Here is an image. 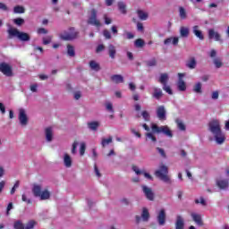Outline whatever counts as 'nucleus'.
<instances>
[{
    "label": "nucleus",
    "instance_id": "obj_1",
    "mask_svg": "<svg viewBox=\"0 0 229 229\" xmlns=\"http://www.w3.org/2000/svg\"><path fill=\"white\" fill-rule=\"evenodd\" d=\"M208 131L212 133L216 144H223L226 138L221 131V123L218 120H213L208 123Z\"/></svg>",
    "mask_w": 229,
    "mask_h": 229
},
{
    "label": "nucleus",
    "instance_id": "obj_2",
    "mask_svg": "<svg viewBox=\"0 0 229 229\" xmlns=\"http://www.w3.org/2000/svg\"><path fill=\"white\" fill-rule=\"evenodd\" d=\"M32 193L35 198L40 199L42 201L49 199L51 193L47 190L42 191V184H33Z\"/></svg>",
    "mask_w": 229,
    "mask_h": 229
},
{
    "label": "nucleus",
    "instance_id": "obj_3",
    "mask_svg": "<svg viewBox=\"0 0 229 229\" xmlns=\"http://www.w3.org/2000/svg\"><path fill=\"white\" fill-rule=\"evenodd\" d=\"M169 168L167 166L162 165L159 166L155 172V176L164 182L165 183H171V178L169 177Z\"/></svg>",
    "mask_w": 229,
    "mask_h": 229
},
{
    "label": "nucleus",
    "instance_id": "obj_4",
    "mask_svg": "<svg viewBox=\"0 0 229 229\" xmlns=\"http://www.w3.org/2000/svg\"><path fill=\"white\" fill-rule=\"evenodd\" d=\"M150 128L153 131V133H163L166 137H173V131H171V129L167 125L158 126L156 123H151Z\"/></svg>",
    "mask_w": 229,
    "mask_h": 229
},
{
    "label": "nucleus",
    "instance_id": "obj_5",
    "mask_svg": "<svg viewBox=\"0 0 229 229\" xmlns=\"http://www.w3.org/2000/svg\"><path fill=\"white\" fill-rule=\"evenodd\" d=\"M0 72L4 74V76H7V78H12L13 76V66L8 63H1L0 64Z\"/></svg>",
    "mask_w": 229,
    "mask_h": 229
},
{
    "label": "nucleus",
    "instance_id": "obj_6",
    "mask_svg": "<svg viewBox=\"0 0 229 229\" xmlns=\"http://www.w3.org/2000/svg\"><path fill=\"white\" fill-rule=\"evenodd\" d=\"M78 37V32L74 30V28H71L69 31L64 32L61 34V38L63 40H74Z\"/></svg>",
    "mask_w": 229,
    "mask_h": 229
},
{
    "label": "nucleus",
    "instance_id": "obj_7",
    "mask_svg": "<svg viewBox=\"0 0 229 229\" xmlns=\"http://www.w3.org/2000/svg\"><path fill=\"white\" fill-rule=\"evenodd\" d=\"M89 24H91L92 26H97V28H99L101 26V21L98 20V12L95 9L91 10V15L88 21Z\"/></svg>",
    "mask_w": 229,
    "mask_h": 229
},
{
    "label": "nucleus",
    "instance_id": "obj_8",
    "mask_svg": "<svg viewBox=\"0 0 229 229\" xmlns=\"http://www.w3.org/2000/svg\"><path fill=\"white\" fill-rule=\"evenodd\" d=\"M18 119L21 126L28 125V114H26V109L24 108L19 109Z\"/></svg>",
    "mask_w": 229,
    "mask_h": 229
},
{
    "label": "nucleus",
    "instance_id": "obj_9",
    "mask_svg": "<svg viewBox=\"0 0 229 229\" xmlns=\"http://www.w3.org/2000/svg\"><path fill=\"white\" fill-rule=\"evenodd\" d=\"M141 187L147 199L153 201V199H155V193H153V190L146 185H142Z\"/></svg>",
    "mask_w": 229,
    "mask_h": 229
},
{
    "label": "nucleus",
    "instance_id": "obj_10",
    "mask_svg": "<svg viewBox=\"0 0 229 229\" xmlns=\"http://www.w3.org/2000/svg\"><path fill=\"white\" fill-rule=\"evenodd\" d=\"M7 27L8 38H14L15 37L18 38L19 33H21V31L10 24H7Z\"/></svg>",
    "mask_w": 229,
    "mask_h": 229
},
{
    "label": "nucleus",
    "instance_id": "obj_11",
    "mask_svg": "<svg viewBox=\"0 0 229 229\" xmlns=\"http://www.w3.org/2000/svg\"><path fill=\"white\" fill-rule=\"evenodd\" d=\"M208 35L209 40H216V42H220L221 41V34L219 32L215 31L214 29H209L208 30Z\"/></svg>",
    "mask_w": 229,
    "mask_h": 229
},
{
    "label": "nucleus",
    "instance_id": "obj_12",
    "mask_svg": "<svg viewBox=\"0 0 229 229\" xmlns=\"http://www.w3.org/2000/svg\"><path fill=\"white\" fill-rule=\"evenodd\" d=\"M157 118L159 119V121H165V119H167L165 114H166V111H165V107L164 106H159L157 108Z\"/></svg>",
    "mask_w": 229,
    "mask_h": 229
},
{
    "label": "nucleus",
    "instance_id": "obj_13",
    "mask_svg": "<svg viewBox=\"0 0 229 229\" xmlns=\"http://www.w3.org/2000/svg\"><path fill=\"white\" fill-rule=\"evenodd\" d=\"M216 185L222 191H226L229 187V182L227 179L218 178L216 179Z\"/></svg>",
    "mask_w": 229,
    "mask_h": 229
},
{
    "label": "nucleus",
    "instance_id": "obj_14",
    "mask_svg": "<svg viewBox=\"0 0 229 229\" xmlns=\"http://www.w3.org/2000/svg\"><path fill=\"white\" fill-rule=\"evenodd\" d=\"M157 222L160 226L165 225V209H161L157 214Z\"/></svg>",
    "mask_w": 229,
    "mask_h": 229
},
{
    "label": "nucleus",
    "instance_id": "obj_15",
    "mask_svg": "<svg viewBox=\"0 0 229 229\" xmlns=\"http://www.w3.org/2000/svg\"><path fill=\"white\" fill-rule=\"evenodd\" d=\"M192 32H193V35H195V37H197V38H199V40L205 39V36H203V32L199 30V26L198 25L193 26Z\"/></svg>",
    "mask_w": 229,
    "mask_h": 229
},
{
    "label": "nucleus",
    "instance_id": "obj_16",
    "mask_svg": "<svg viewBox=\"0 0 229 229\" xmlns=\"http://www.w3.org/2000/svg\"><path fill=\"white\" fill-rule=\"evenodd\" d=\"M191 216L196 225L199 226H203V219L201 218V215L198 213H191Z\"/></svg>",
    "mask_w": 229,
    "mask_h": 229
},
{
    "label": "nucleus",
    "instance_id": "obj_17",
    "mask_svg": "<svg viewBox=\"0 0 229 229\" xmlns=\"http://www.w3.org/2000/svg\"><path fill=\"white\" fill-rule=\"evenodd\" d=\"M185 226V222L182 216H177L175 222V229H183Z\"/></svg>",
    "mask_w": 229,
    "mask_h": 229
},
{
    "label": "nucleus",
    "instance_id": "obj_18",
    "mask_svg": "<svg viewBox=\"0 0 229 229\" xmlns=\"http://www.w3.org/2000/svg\"><path fill=\"white\" fill-rule=\"evenodd\" d=\"M63 160L64 166H66L67 168L72 167V157H71L69 154H64Z\"/></svg>",
    "mask_w": 229,
    "mask_h": 229
},
{
    "label": "nucleus",
    "instance_id": "obj_19",
    "mask_svg": "<svg viewBox=\"0 0 229 229\" xmlns=\"http://www.w3.org/2000/svg\"><path fill=\"white\" fill-rule=\"evenodd\" d=\"M179 38L178 37L174 38H168L165 39L164 44L165 46H169V44H173V46H178Z\"/></svg>",
    "mask_w": 229,
    "mask_h": 229
},
{
    "label": "nucleus",
    "instance_id": "obj_20",
    "mask_svg": "<svg viewBox=\"0 0 229 229\" xmlns=\"http://www.w3.org/2000/svg\"><path fill=\"white\" fill-rule=\"evenodd\" d=\"M167 81H169V74L161 73L158 79V82L164 86V85H167Z\"/></svg>",
    "mask_w": 229,
    "mask_h": 229
},
{
    "label": "nucleus",
    "instance_id": "obj_21",
    "mask_svg": "<svg viewBox=\"0 0 229 229\" xmlns=\"http://www.w3.org/2000/svg\"><path fill=\"white\" fill-rule=\"evenodd\" d=\"M111 81H113L114 83H124V77L120 74H114L111 76Z\"/></svg>",
    "mask_w": 229,
    "mask_h": 229
},
{
    "label": "nucleus",
    "instance_id": "obj_22",
    "mask_svg": "<svg viewBox=\"0 0 229 229\" xmlns=\"http://www.w3.org/2000/svg\"><path fill=\"white\" fill-rule=\"evenodd\" d=\"M179 32L182 38H187V37H189V33H190L189 27L182 26L180 28Z\"/></svg>",
    "mask_w": 229,
    "mask_h": 229
},
{
    "label": "nucleus",
    "instance_id": "obj_23",
    "mask_svg": "<svg viewBox=\"0 0 229 229\" xmlns=\"http://www.w3.org/2000/svg\"><path fill=\"white\" fill-rule=\"evenodd\" d=\"M45 135L47 142H51L53 140V129L51 127H47L45 130Z\"/></svg>",
    "mask_w": 229,
    "mask_h": 229
},
{
    "label": "nucleus",
    "instance_id": "obj_24",
    "mask_svg": "<svg viewBox=\"0 0 229 229\" xmlns=\"http://www.w3.org/2000/svg\"><path fill=\"white\" fill-rule=\"evenodd\" d=\"M197 64L196 58L191 57L187 61L186 67H188V69H196Z\"/></svg>",
    "mask_w": 229,
    "mask_h": 229
},
{
    "label": "nucleus",
    "instance_id": "obj_25",
    "mask_svg": "<svg viewBox=\"0 0 229 229\" xmlns=\"http://www.w3.org/2000/svg\"><path fill=\"white\" fill-rule=\"evenodd\" d=\"M177 87L181 92H185V90H187V85L185 84L183 79H179L177 82Z\"/></svg>",
    "mask_w": 229,
    "mask_h": 229
},
{
    "label": "nucleus",
    "instance_id": "obj_26",
    "mask_svg": "<svg viewBox=\"0 0 229 229\" xmlns=\"http://www.w3.org/2000/svg\"><path fill=\"white\" fill-rule=\"evenodd\" d=\"M89 67L91 71H95L96 72H98V71H101V66L96 61H90Z\"/></svg>",
    "mask_w": 229,
    "mask_h": 229
},
{
    "label": "nucleus",
    "instance_id": "obj_27",
    "mask_svg": "<svg viewBox=\"0 0 229 229\" xmlns=\"http://www.w3.org/2000/svg\"><path fill=\"white\" fill-rule=\"evenodd\" d=\"M19 40H21V42H28L30 41V34L26 32H21L18 34Z\"/></svg>",
    "mask_w": 229,
    "mask_h": 229
},
{
    "label": "nucleus",
    "instance_id": "obj_28",
    "mask_svg": "<svg viewBox=\"0 0 229 229\" xmlns=\"http://www.w3.org/2000/svg\"><path fill=\"white\" fill-rule=\"evenodd\" d=\"M154 93H153V98H155V99H160V98H162V96H164V93L162 92V89L159 88H154L153 89Z\"/></svg>",
    "mask_w": 229,
    "mask_h": 229
},
{
    "label": "nucleus",
    "instance_id": "obj_29",
    "mask_svg": "<svg viewBox=\"0 0 229 229\" xmlns=\"http://www.w3.org/2000/svg\"><path fill=\"white\" fill-rule=\"evenodd\" d=\"M141 219L144 222L149 221V211L146 208H143L142 209Z\"/></svg>",
    "mask_w": 229,
    "mask_h": 229
},
{
    "label": "nucleus",
    "instance_id": "obj_30",
    "mask_svg": "<svg viewBox=\"0 0 229 229\" xmlns=\"http://www.w3.org/2000/svg\"><path fill=\"white\" fill-rule=\"evenodd\" d=\"M112 140H113L112 136H109L107 139L103 138L102 140H101L102 148H106V146H108V144H112Z\"/></svg>",
    "mask_w": 229,
    "mask_h": 229
},
{
    "label": "nucleus",
    "instance_id": "obj_31",
    "mask_svg": "<svg viewBox=\"0 0 229 229\" xmlns=\"http://www.w3.org/2000/svg\"><path fill=\"white\" fill-rule=\"evenodd\" d=\"M155 132H153V131H152V132H147L146 134H145V136H146V140H151V142H157V137L155 136V134H154Z\"/></svg>",
    "mask_w": 229,
    "mask_h": 229
},
{
    "label": "nucleus",
    "instance_id": "obj_32",
    "mask_svg": "<svg viewBox=\"0 0 229 229\" xmlns=\"http://www.w3.org/2000/svg\"><path fill=\"white\" fill-rule=\"evenodd\" d=\"M108 52H109L110 58L112 59L115 58V53H117V51L115 50V47H114V45H109Z\"/></svg>",
    "mask_w": 229,
    "mask_h": 229
},
{
    "label": "nucleus",
    "instance_id": "obj_33",
    "mask_svg": "<svg viewBox=\"0 0 229 229\" xmlns=\"http://www.w3.org/2000/svg\"><path fill=\"white\" fill-rule=\"evenodd\" d=\"M88 127L89 130L96 131V130H98V128H99V122H90L88 123Z\"/></svg>",
    "mask_w": 229,
    "mask_h": 229
},
{
    "label": "nucleus",
    "instance_id": "obj_34",
    "mask_svg": "<svg viewBox=\"0 0 229 229\" xmlns=\"http://www.w3.org/2000/svg\"><path fill=\"white\" fill-rule=\"evenodd\" d=\"M213 64L216 69H221V67H223V60L219 57L215 58Z\"/></svg>",
    "mask_w": 229,
    "mask_h": 229
},
{
    "label": "nucleus",
    "instance_id": "obj_35",
    "mask_svg": "<svg viewBox=\"0 0 229 229\" xmlns=\"http://www.w3.org/2000/svg\"><path fill=\"white\" fill-rule=\"evenodd\" d=\"M118 8L121 13H123V15H126V13H127L126 4H124L123 2H118Z\"/></svg>",
    "mask_w": 229,
    "mask_h": 229
},
{
    "label": "nucleus",
    "instance_id": "obj_36",
    "mask_svg": "<svg viewBox=\"0 0 229 229\" xmlns=\"http://www.w3.org/2000/svg\"><path fill=\"white\" fill-rule=\"evenodd\" d=\"M138 17H139V19H140V21H147L148 20V13L139 10Z\"/></svg>",
    "mask_w": 229,
    "mask_h": 229
},
{
    "label": "nucleus",
    "instance_id": "obj_37",
    "mask_svg": "<svg viewBox=\"0 0 229 229\" xmlns=\"http://www.w3.org/2000/svg\"><path fill=\"white\" fill-rule=\"evenodd\" d=\"M202 84L201 82H197L194 86H193V92H195L196 94H201L202 89H201Z\"/></svg>",
    "mask_w": 229,
    "mask_h": 229
},
{
    "label": "nucleus",
    "instance_id": "obj_38",
    "mask_svg": "<svg viewBox=\"0 0 229 229\" xmlns=\"http://www.w3.org/2000/svg\"><path fill=\"white\" fill-rule=\"evenodd\" d=\"M37 226V221L30 220L24 226V229H33Z\"/></svg>",
    "mask_w": 229,
    "mask_h": 229
},
{
    "label": "nucleus",
    "instance_id": "obj_39",
    "mask_svg": "<svg viewBox=\"0 0 229 229\" xmlns=\"http://www.w3.org/2000/svg\"><path fill=\"white\" fill-rule=\"evenodd\" d=\"M179 16L181 19H182V21H184V19H187V11H185V8L179 7Z\"/></svg>",
    "mask_w": 229,
    "mask_h": 229
},
{
    "label": "nucleus",
    "instance_id": "obj_40",
    "mask_svg": "<svg viewBox=\"0 0 229 229\" xmlns=\"http://www.w3.org/2000/svg\"><path fill=\"white\" fill-rule=\"evenodd\" d=\"M146 43L144 42V39H142V38H138V39H136L135 40V42H134V46L136 47H144V45H145Z\"/></svg>",
    "mask_w": 229,
    "mask_h": 229
},
{
    "label": "nucleus",
    "instance_id": "obj_41",
    "mask_svg": "<svg viewBox=\"0 0 229 229\" xmlns=\"http://www.w3.org/2000/svg\"><path fill=\"white\" fill-rule=\"evenodd\" d=\"M67 55L68 56H74L76 53L74 52V47L68 45L67 46Z\"/></svg>",
    "mask_w": 229,
    "mask_h": 229
},
{
    "label": "nucleus",
    "instance_id": "obj_42",
    "mask_svg": "<svg viewBox=\"0 0 229 229\" xmlns=\"http://www.w3.org/2000/svg\"><path fill=\"white\" fill-rule=\"evenodd\" d=\"M195 203L197 205H202V207H207V200H205V198L200 197L199 199H195Z\"/></svg>",
    "mask_w": 229,
    "mask_h": 229
},
{
    "label": "nucleus",
    "instance_id": "obj_43",
    "mask_svg": "<svg viewBox=\"0 0 229 229\" xmlns=\"http://www.w3.org/2000/svg\"><path fill=\"white\" fill-rule=\"evenodd\" d=\"M85 149H87V145L85 142H81L80 143V155L81 157H83L85 155Z\"/></svg>",
    "mask_w": 229,
    "mask_h": 229
},
{
    "label": "nucleus",
    "instance_id": "obj_44",
    "mask_svg": "<svg viewBox=\"0 0 229 229\" xmlns=\"http://www.w3.org/2000/svg\"><path fill=\"white\" fill-rule=\"evenodd\" d=\"M25 9L23 6L17 5L13 8V13H24Z\"/></svg>",
    "mask_w": 229,
    "mask_h": 229
},
{
    "label": "nucleus",
    "instance_id": "obj_45",
    "mask_svg": "<svg viewBox=\"0 0 229 229\" xmlns=\"http://www.w3.org/2000/svg\"><path fill=\"white\" fill-rule=\"evenodd\" d=\"M14 228L15 229H24V224H22V222L21 220H18L16 222H14V225H13Z\"/></svg>",
    "mask_w": 229,
    "mask_h": 229
},
{
    "label": "nucleus",
    "instance_id": "obj_46",
    "mask_svg": "<svg viewBox=\"0 0 229 229\" xmlns=\"http://www.w3.org/2000/svg\"><path fill=\"white\" fill-rule=\"evenodd\" d=\"M176 123H177V127L179 128V130H181V131H185V123H183L182 120H177Z\"/></svg>",
    "mask_w": 229,
    "mask_h": 229
},
{
    "label": "nucleus",
    "instance_id": "obj_47",
    "mask_svg": "<svg viewBox=\"0 0 229 229\" xmlns=\"http://www.w3.org/2000/svg\"><path fill=\"white\" fill-rule=\"evenodd\" d=\"M13 22L16 24V26H22L24 24V19L22 18H16L13 20Z\"/></svg>",
    "mask_w": 229,
    "mask_h": 229
},
{
    "label": "nucleus",
    "instance_id": "obj_48",
    "mask_svg": "<svg viewBox=\"0 0 229 229\" xmlns=\"http://www.w3.org/2000/svg\"><path fill=\"white\" fill-rule=\"evenodd\" d=\"M163 90L169 94L170 96H173V89H171V87L167 84L163 85Z\"/></svg>",
    "mask_w": 229,
    "mask_h": 229
},
{
    "label": "nucleus",
    "instance_id": "obj_49",
    "mask_svg": "<svg viewBox=\"0 0 229 229\" xmlns=\"http://www.w3.org/2000/svg\"><path fill=\"white\" fill-rule=\"evenodd\" d=\"M147 65L148 67H155V65H157V59L152 58L149 61L147 62Z\"/></svg>",
    "mask_w": 229,
    "mask_h": 229
},
{
    "label": "nucleus",
    "instance_id": "obj_50",
    "mask_svg": "<svg viewBox=\"0 0 229 229\" xmlns=\"http://www.w3.org/2000/svg\"><path fill=\"white\" fill-rule=\"evenodd\" d=\"M103 35L107 40H110V38H112V34H110V31L108 30H104Z\"/></svg>",
    "mask_w": 229,
    "mask_h": 229
},
{
    "label": "nucleus",
    "instance_id": "obj_51",
    "mask_svg": "<svg viewBox=\"0 0 229 229\" xmlns=\"http://www.w3.org/2000/svg\"><path fill=\"white\" fill-rule=\"evenodd\" d=\"M132 171L137 174H142L144 173V171H141L140 169H139V166L137 165H132Z\"/></svg>",
    "mask_w": 229,
    "mask_h": 229
},
{
    "label": "nucleus",
    "instance_id": "obj_52",
    "mask_svg": "<svg viewBox=\"0 0 229 229\" xmlns=\"http://www.w3.org/2000/svg\"><path fill=\"white\" fill-rule=\"evenodd\" d=\"M52 37L51 36H47L46 38H43V44L45 46H47V44H51V40H52Z\"/></svg>",
    "mask_w": 229,
    "mask_h": 229
},
{
    "label": "nucleus",
    "instance_id": "obj_53",
    "mask_svg": "<svg viewBox=\"0 0 229 229\" xmlns=\"http://www.w3.org/2000/svg\"><path fill=\"white\" fill-rule=\"evenodd\" d=\"M141 115L144 121H149V113L148 111H142Z\"/></svg>",
    "mask_w": 229,
    "mask_h": 229
},
{
    "label": "nucleus",
    "instance_id": "obj_54",
    "mask_svg": "<svg viewBox=\"0 0 229 229\" xmlns=\"http://www.w3.org/2000/svg\"><path fill=\"white\" fill-rule=\"evenodd\" d=\"M0 113L2 115H4L6 114V107L4 106V104L3 102H0Z\"/></svg>",
    "mask_w": 229,
    "mask_h": 229
},
{
    "label": "nucleus",
    "instance_id": "obj_55",
    "mask_svg": "<svg viewBox=\"0 0 229 229\" xmlns=\"http://www.w3.org/2000/svg\"><path fill=\"white\" fill-rule=\"evenodd\" d=\"M76 148H78V141H74L72 146V154L76 155Z\"/></svg>",
    "mask_w": 229,
    "mask_h": 229
},
{
    "label": "nucleus",
    "instance_id": "obj_56",
    "mask_svg": "<svg viewBox=\"0 0 229 229\" xmlns=\"http://www.w3.org/2000/svg\"><path fill=\"white\" fill-rule=\"evenodd\" d=\"M106 108L108 112L114 113V106H112V103L106 104Z\"/></svg>",
    "mask_w": 229,
    "mask_h": 229
},
{
    "label": "nucleus",
    "instance_id": "obj_57",
    "mask_svg": "<svg viewBox=\"0 0 229 229\" xmlns=\"http://www.w3.org/2000/svg\"><path fill=\"white\" fill-rule=\"evenodd\" d=\"M38 33L39 35H46V34H47V30L44 29V28H39V29L38 30Z\"/></svg>",
    "mask_w": 229,
    "mask_h": 229
},
{
    "label": "nucleus",
    "instance_id": "obj_58",
    "mask_svg": "<svg viewBox=\"0 0 229 229\" xmlns=\"http://www.w3.org/2000/svg\"><path fill=\"white\" fill-rule=\"evenodd\" d=\"M105 24H112V19H110L106 14H104Z\"/></svg>",
    "mask_w": 229,
    "mask_h": 229
},
{
    "label": "nucleus",
    "instance_id": "obj_59",
    "mask_svg": "<svg viewBox=\"0 0 229 229\" xmlns=\"http://www.w3.org/2000/svg\"><path fill=\"white\" fill-rule=\"evenodd\" d=\"M95 174L98 178H101V173H99V169L98 168V165H95L94 166Z\"/></svg>",
    "mask_w": 229,
    "mask_h": 229
},
{
    "label": "nucleus",
    "instance_id": "obj_60",
    "mask_svg": "<svg viewBox=\"0 0 229 229\" xmlns=\"http://www.w3.org/2000/svg\"><path fill=\"white\" fill-rule=\"evenodd\" d=\"M216 55H217V51H216V49L210 50L209 52L210 58H216Z\"/></svg>",
    "mask_w": 229,
    "mask_h": 229
},
{
    "label": "nucleus",
    "instance_id": "obj_61",
    "mask_svg": "<svg viewBox=\"0 0 229 229\" xmlns=\"http://www.w3.org/2000/svg\"><path fill=\"white\" fill-rule=\"evenodd\" d=\"M211 98H212V99H219V92L218 91H214L211 94Z\"/></svg>",
    "mask_w": 229,
    "mask_h": 229
},
{
    "label": "nucleus",
    "instance_id": "obj_62",
    "mask_svg": "<svg viewBox=\"0 0 229 229\" xmlns=\"http://www.w3.org/2000/svg\"><path fill=\"white\" fill-rule=\"evenodd\" d=\"M21 199H22V201H24L25 203H28V204L31 203V199H28V198L26 197V194H22Z\"/></svg>",
    "mask_w": 229,
    "mask_h": 229
},
{
    "label": "nucleus",
    "instance_id": "obj_63",
    "mask_svg": "<svg viewBox=\"0 0 229 229\" xmlns=\"http://www.w3.org/2000/svg\"><path fill=\"white\" fill-rule=\"evenodd\" d=\"M157 150L158 153L161 155V157H163L164 158H165V151H164L163 148H157Z\"/></svg>",
    "mask_w": 229,
    "mask_h": 229
},
{
    "label": "nucleus",
    "instance_id": "obj_64",
    "mask_svg": "<svg viewBox=\"0 0 229 229\" xmlns=\"http://www.w3.org/2000/svg\"><path fill=\"white\" fill-rule=\"evenodd\" d=\"M37 89H38V85H37V84H32L30 86L31 92H37Z\"/></svg>",
    "mask_w": 229,
    "mask_h": 229
}]
</instances>
